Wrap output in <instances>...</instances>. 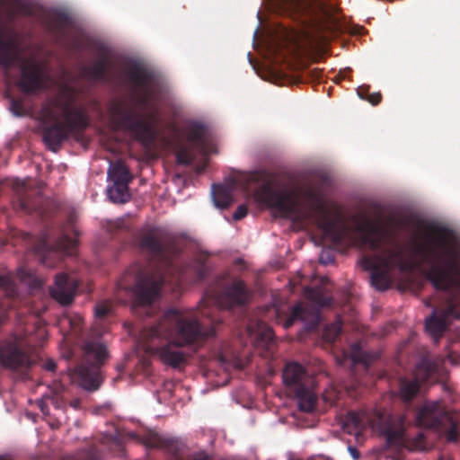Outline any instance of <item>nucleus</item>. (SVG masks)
I'll return each instance as SVG.
<instances>
[{"label":"nucleus","instance_id":"30","mask_svg":"<svg viewBox=\"0 0 460 460\" xmlns=\"http://www.w3.org/2000/svg\"><path fill=\"white\" fill-rule=\"evenodd\" d=\"M107 191L113 203H126L130 199L128 183H112Z\"/></svg>","mask_w":460,"mask_h":460},{"label":"nucleus","instance_id":"28","mask_svg":"<svg viewBox=\"0 0 460 460\" xmlns=\"http://www.w3.org/2000/svg\"><path fill=\"white\" fill-rule=\"evenodd\" d=\"M108 177L112 183H129L132 180V175L128 168L121 161L111 163L108 170Z\"/></svg>","mask_w":460,"mask_h":460},{"label":"nucleus","instance_id":"39","mask_svg":"<svg viewBox=\"0 0 460 460\" xmlns=\"http://www.w3.org/2000/svg\"><path fill=\"white\" fill-rule=\"evenodd\" d=\"M248 213V208L246 205H239L233 214V218L235 221H239L246 217Z\"/></svg>","mask_w":460,"mask_h":460},{"label":"nucleus","instance_id":"10","mask_svg":"<svg viewBox=\"0 0 460 460\" xmlns=\"http://www.w3.org/2000/svg\"><path fill=\"white\" fill-rule=\"evenodd\" d=\"M82 351V361L76 368L78 385L86 391H97L103 381L101 368L110 358L101 333H95V330H93L92 335L84 341Z\"/></svg>","mask_w":460,"mask_h":460},{"label":"nucleus","instance_id":"37","mask_svg":"<svg viewBox=\"0 0 460 460\" xmlns=\"http://www.w3.org/2000/svg\"><path fill=\"white\" fill-rule=\"evenodd\" d=\"M0 288L10 296H14L17 293L16 286L9 274L0 275Z\"/></svg>","mask_w":460,"mask_h":460},{"label":"nucleus","instance_id":"13","mask_svg":"<svg viewBox=\"0 0 460 460\" xmlns=\"http://www.w3.org/2000/svg\"><path fill=\"white\" fill-rule=\"evenodd\" d=\"M252 293L248 288L243 280L238 278H234L230 283L224 286L221 291L214 292L212 290H208L206 292V296L208 297V301L206 298L202 300V303H213L217 305V307H208L209 309H213L211 311L212 315H216L219 312L218 307L225 309H232L237 306H243L246 305L250 298Z\"/></svg>","mask_w":460,"mask_h":460},{"label":"nucleus","instance_id":"38","mask_svg":"<svg viewBox=\"0 0 460 460\" xmlns=\"http://www.w3.org/2000/svg\"><path fill=\"white\" fill-rule=\"evenodd\" d=\"M10 109L15 116H22L25 113L24 106L21 100L13 99Z\"/></svg>","mask_w":460,"mask_h":460},{"label":"nucleus","instance_id":"12","mask_svg":"<svg viewBox=\"0 0 460 460\" xmlns=\"http://www.w3.org/2000/svg\"><path fill=\"white\" fill-rule=\"evenodd\" d=\"M415 421L421 428L441 429L447 442L458 441V422L439 402H426L418 409Z\"/></svg>","mask_w":460,"mask_h":460},{"label":"nucleus","instance_id":"31","mask_svg":"<svg viewBox=\"0 0 460 460\" xmlns=\"http://www.w3.org/2000/svg\"><path fill=\"white\" fill-rule=\"evenodd\" d=\"M19 279L28 285L31 289H37L42 287L43 280L36 273L25 267L19 268L17 270Z\"/></svg>","mask_w":460,"mask_h":460},{"label":"nucleus","instance_id":"7","mask_svg":"<svg viewBox=\"0 0 460 460\" xmlns=\"http://www.w3.org/2000/svg\"><path fill=\"white\" fill-rule=\"evenodd\" d=\"M0 66L5 69L17 66L21 75L17 83L19 89L26 94H35L49 90L51 84L49 69L45 62L23 58L13 39L0 37Z\"/></svg>","mask_w":460,"mask_h":460},{"label":"nucleus","instance_id":"42","mask_svg":"<svg viewBox=\"0 0 460 460\" xmlns=\"http://www.w3.org/2000/svg\"><path fill=\"white\" fill-rule=\"evenodd\" d=\"M43 367L48 371L53 372L57 368V364L54 360L49 359L44 363Z\"/></svg>","mask_w":460,"mask_h":460},{"label":"nucleus","instance_id":"35","mask_svg":"<svg viewBox=\"0 0 460 460\" xmlns=\"http://www.w3.org/2000/svg\"><path fill=\"white\" fill-rule=\"evenodd\" d=\"M194 159L195 157L192 151L187 146H181L176 151V161L179 164L186 166L190 165Z\"/></svg>","mask_w":460,"mask_h":460},{"label":"nucleus","instance_id":"4","mask_svg":"<svg viewBox=\"0 0 460 460\" xmlns=\"http://www.w3.org/2000/svg\"><path fill=\"white\" fill-rule=\"evenodd\" d=\"M356 229L361 235L360 245L374 252L361 258V267L370 271V282L376 290H387L393 283L392 272L409 268L402 245L385 226L369 218H364Z\"/></svg>","mask_w":460,"mask_h":460},{"label":"nucleus","instance_id":"44","mask_svg":"<svg viewBox=\"0 0 460 460\" xmlns=\"http://www.w3.org/2000/svg\"><path fill=\"white\" fill-rule=\"evenodd\" d=\"M349 451L354 459L359 458L360 453L356 447H349Z\"/></svg>","mask_w":460,"mask_h":460},{"label":"nucleus","instance_id":"21","mask_svg":"<svg viewBox=\"0 0 460 460\" xmlns=\"http://www.w3.org/2000/svg\"><path fill=\"white\" fill-rule=\"evenodd\" d=\"M70 15L62 11H56L44 20L46 30L52 34L58 41L65 39L66 30L71 25Z\"/></svg>","mask_w":460,"mask_h":460},{"label":"nucleus","instance_id":"14","mask_svg":"<svg viewBox=\"0 0 460 460\" xmlns=\"http://www.w3.org/2000/svg\"><path fill=\"white\" fill-rule=\"evenodd\" d=\"M284 13L303 24L316 23L329 15L320 0H276Z\"/></svg>","mask_w":460,"mask_h":460},{"label":"nucleus","instance_id":"6","mask_svg":"<svg viewBox=\"0 0 460 460\" xmlns=\"http://www.w3.org/2000/svg\"><path fill=\"white\" fill-rule=\"evenodd\" d=\"M74 94V87L63 84L60 95L42 108L45 119L51 122L43 128V140L53 150L71 135L83 133L89 125L85 112L75 106Z\"/></svg>","mask_w":460,"mask_h":460},{"label":"nucleus","instance_id":"43","mask_svg":"<svg viewBox=\"0 0 460 460\" xmlns=\"http://www.w3.org/2000/svg\"><path fill=\"white\" fill-rule=\"evenodd\" d=\"M70 406L72 408H74L75 410H79L80 407H81V400L76 398V399H74L72 400L70 402H69Z\"/></svg>","mask_w":460,"mask_h":460},{"label":"nucleus","instance_id":"2","mask_svg":"<svg viewBox=\"0 0 460 460\" xmlns=\"http://www.w3.org/2000/svg\"><path fill=\"white\" fill-rule=\"evenodd\" d=\"M208 305L200 311L171 308L159 321L140 334L139 342L147 353L172 368H181L186 363V353L181 348L199 346L216 335L222 323L218 316L212 315Z\"/></svg>","mask_w":460,"mask_h":460},{"label":"nucleus","instance_id":"8","mask_svg":"<svg viewBox=\"0 0 460 460\" xmlns=\"http://www.w3.org/2000/svg\"><path fill=\"white\" fill-rule=\"evenodd\" d=\"M367 426L384 437L389 447H399L405 443V418L402 415H391L381 410H375L372 414L365 411H349L342 420L344 432L355 436L358 441Z\"/></svg>","mask_w":460,"mask_h":460},{"label":"nucleus","instance_id":"20","mask_svg":"<svg viewBox=\"0 0 460 460\" xmlns=\"http://www.w3.org/2000/svg\"><path fill=\"white\" fill-rule=\"evenodd\" d=\"M76 290L77 281L66 273H59L55 277L49 294L60 305H68L74 301Z\"/></svg>","mask_w":460,"mask_h":460},{"label":"nucleus","instance_id":"1","mask_svg":"<svg viewBox=\"0 0 460 460\" xmlns=\"http://www.w3.org/2000/svg\"><path fill=\"white\" fill-rule=\"evenodd\" d=\"M135 243L155 267L151 270L134 264L119 282V288L129 291L137 305H150L165 284L175 289L186 280L200 282L211 270L209 254L206 252H198L188 264L181 266L177 262L179 248L169 234L160 227L151 226L140 231Z\"/></svg>","mask_w":460,"mask_h":460},{"label":"nucleus","instance_id":"22","mask_svg":"<svg viewBox=\"0 0 460 460\" xmlns=\"http://www.w3.org/2000/svg\"><path fill=\"white\" fill-rule=\"evenodd\" d=\"M455 314L456 306L450 302L448 307L441 311L438 315L434 313L426 320L425 328L434 339L438 340L448 327V316Z\"/></svg>","mask_w":460,"mask_h":460},{"label":"nucleus","instance_id":"45","mask_svg":"<svg viewBox=\"0 0 460 460\" xmlns=\"http://www.w3.org/2000/svg\"><path fill=\"white\" fill-rule=\"evenodd\" d=\"M53 403L55 404L56 408H58V409L63 407V405H64V402L62 400H59V399H55L53 401Z\"/></svg>","mask_w":460,"mask_h":460},{"label":"nucleus","instance_id":"48","mask_svg":"<svg viewBox=\"0 0 460 460\" xmlns=\"http://www.w3.org/2000/svg\"><path fill=\"white\" fill-rule=\"evenodd\" d=\"M0 460H8V459H6L4 457H1Z\"/></svg>","mask_w":460,"mask_h":460},{"label":"nucleus","instance_id":"23","mask_svg":"<svg viewBox=\"0 0 460 460\" xmlns=\"http://www.w3.org/2000/svg\"><path fill=\"white\" fill-rule=\"evenodd\" d=\"M309 317L311 318L308 324V330H314L318 327L320 322V315L318 311L314 310L312 313L309 310L303 306L301 303L296 304L290 312V314L287 318L284 323V327L286 329L291 327L294 323L297 320L300 321H308Z\"/></svg>","mask_w":460,"mask_h":460},{"label":"nucleus","instance_id":"47","mask_svg":"<svg viewBox=\"0 0 460 460\" xmlns=\"http://www.w3.org/2000/svg\"><path fill=\"white\" fill-rule=\"evenodd\" d=\"M243 261L242 259H238L235 261V264L243 263Z\"/></svg>","mask_w":460,"mask_h":460},{"label":"nucleus","instance_id":"17","mask_svg":"<svg viewBox=\"0 0 460 460\" xmlns=\"http://www.w3.org/2000/svg\"><path fill=\"white\" fill-rule=\"evenodd\" d=\"M440 367V360L433 359L429 356L423 357L416 365L414 379H402L401 381L400 394L402 398L407 402L411 401L419 392L420 383H426L437 377Z\"/></svg>","mask_w":460,"mask_h":460},{"label":"nucleus","instance_id":"11","mask_svg":"<svg viewBox=\"0 0 460 460\" xmlns=\"http://www.w3.org/2000/svg\"><path fill=\"white\" fill-rule=\"evenodd\" d=\"M282 378L288 392L297 399L299 409L305 412L313 411L317 398L312 391L313 377L305 367L297 362L287 363Z\"/></svg>","mask_w":460,"mask_h":460},{"label":"nucleus","instance_id":"29","mask_svg":"<svg viewBox=\"0 0 460 460\" xmlns=\"http://www.w3.org/2000/svg\"><path fill=\"white\" fill-rule=\"evenodd\" d=\"M258 330L256 331L255 341L257 346L265 347L267 350H270L274 344V335L272 329L266 325L263 322H258Z\"/></svg>","mask_w":460,"mask_h":460},{"label":"nucleus","instance_id":"34","mask_svg":"<svg viewBox=\"0 0 460 460\" xmlns=\"http://www.w3.org/2000/svg\"><path fill=\"white\" fill-rule=\"evenodd\" d=\"M349 356L354 363H362L367 366L370 363L367 353H366L358 343H354L350 346Z\"/></svg>","mask_w":460,"mask_h":460},{"label":"nucleus","instance_id":"36","mask_svg":"<svg viewBox=\"0 0 460 460\" xmlns=\"http://www.w3.org/2000/svg\"><path fill=\"white\" fill-rule=\"evenodd\" d=\"M341 332V323L337 322L327 325L323 332V339L328 342H334Z\"/></svg>","mask_w":460,"mask_h":460},{"label":"nucleus","instance_id":"32","mask_svg":"<svg viewBox=\"0 0 460 460\" xmlns=\"http://www.w3.org/2000/svg\"><path fill=\"white\" fill-rule=\"evenodd\" d=\"M61 324L68 325L70 332L75 336H79L82 333L84 319L78 314H70L62 318Z\"/></svg>","mask_w":460,"mask_h":460},{"label":"nucleus","instance_id":"19","mask_svg":"<svg viewBox=\"0 0 460 460\" xmlns=\"http://www.w3.org/2000/svg\"><path fill=\"white\" fill-rule=\"evenodd\" d=\"M146 444L149 447L164 450L172 456L171 460H214L203 451L191 454L184 459L181 458V444L177 439L166 438L158 433L148 435L146 439Z\"/></svg>","mask_w":460,"mask_h":460},{"label":"nucleus","instance_id":"41","mask_svg":"<svg viewBox=\"0 0 460 460\" xmlns=\"http://www.w3.org/2000/svg\"><path fill=\"white\" fill-rule=\"evenodd\" d=\"M382 101V94L380 93H372L369 94L367 102L372 105H377Z\"/></svg>","mask_w":460,"mask_h":460},{"label":"nucleus","instance_id":"18","mask_svg":"<svg viewBox=\"0 0 460 460\" xmlns=\"http://www.w3.org/2000/svg\"><path fill=\"white\" fill-rule=\"evenodd\" d=\"M127 75L134 91L141 92L136 97L137 106L146 108L154 94V90L151 87L154 75L141 64L134 62L128 65Z\"/></svg>","mask_w":460,"mask_h":460},{"label":"nucleus","instance_id":"3","mask_svg":"<svg viewBox=\"0 0 460 460\" xmlns=\"http://www.w3.org/2000/svg\"><path fill=\"white\" fill-rule=\"evenodd\" d=\"M256 181H261L254 190L256 200L276 209L282 217L314 218L317 227L336 243H341L348 234L347 226H339L332 217L319 188L306 186L300 190L308 206V211L302 213L296 192L280 189L279 181L274 174L259 173Z\"/></svg>","mask_w":460,"mask_h":460},{"label":"nucleus","instance_id":"40","mask_svg":"<svg viewBox=\"0 0 460 460\" xmlns=\"http://www.w3.org/2000/svg\"><path fill=\"white\" fill-rule=\"evenodd\" d=\"M369 88L370 87L368 85L359 86L357 90L358 97L362 100L367 101L370 94Z\"/></svg>","mask_w":460,"mask_h":460},{"label":"nucleus","instance_id":"9","mask_svg":"<svg viewBox=\"0 0 460 460\" xmlns=\"http://www.w3.org/2000/svg\"><path fill=\"white\" fill-rule=\"evenodd\" d=\"M109 112L117 128L130 132L134 138L144 146L150 145L155 139V126L159 122L157 110L150 111L145 118L135 105L119 101L112 103Z\"/></svg>","mask_w":460,"mask_h":460},{"label":"nucleus","instance_id":"33","mask_svg":"<svg viewBox=\"0 0 460 460\" xmlns=\"http://www.w3.org/2000/svg\"><path fill=\"white\" fill-rule=\"evenodd\" d=\"M113 306L109 301L98 303L94 308V314L97 322H102L112 314Z\"/></svg>","mask_w":460,"mask_h":460},{"label":"nucleus","instance_id":"16","mask_svg":"<svg viewBox=\"0 0 460 460\" xmlns=\"http://www.w3.org/2000/svg\"><path fill=\"white\" fill-rule=\"evenodd\" d=\"M74 236H70L66 233H62L59 238L50 245L47 237H42L39 243L36 245V253L40 256V262L49 268H53L57 265L58 260L61 255H72L77 245L78 233L73 230Z\"/></svg>","mask_w":460,"mask_h":460},{"label":"nucleus","instance_id":"25","mask_svg":"<svg viewBox=\"0 0 460 460\" xmlns=\"http://www.w3.org/2000/svg\"><path fill=\"white\" fill-rule=\"evenodd\" d=\"M235 181L233 180L228 184H214L212 187V197L217 207L227 208L234 201L233 191L234 190Z\"/></svg>","mask_w":460,"mask_h":460},{"label":"nucleus","instance_id":"5","mask_svg":"<svg viewBox=\"0 0 460 460\" xmlns=\"http://www.w3.org/2000/svg\"><path fill=\"white\" fill-rule=\"evenodd\" d=\"M425 242L415 243V253L430 265L427 279L439 291L460 288V248L456 244L453 229L437 223L424 226Z\"/></svg>","mask_w":460,"mask_h":460},{"label":"nucleus","instance_id":"24","mask_svg":"<svg viewBox=\"0 0 460 460\" xmlns=\"http://www.w3.org/2000/svg\"><path fill=\"white\" fill-rule=\"evenodd\" d=\"M98 52L100 58L93 66L86 67L84 71L89 77L94 80L107 81L110 79L109 51L105 46L100 45L98 46Z\"/></svg>","mask_w":460,"mask_h":460},{"label":"nucleus","instance_id":"26","mask_svg":"<svg viewBox=\"0 0 460 460\" xmlns=\"http://www.w3.org/2000/svg\"><path fill=\"white\" fill-rule=\"evenodd\" d=\"M16 206L24 213H31L38 208L37 198L27 190L23 182L16 186Z\"/></svg>","mask_w":460,"mask_h":460},{"label":"nucleus","instance_id":"46","mask_svg":"<svg viewBox=\"0 0 460 460\" xmlns=\"http://www.w3.org/2000/svg\"><path fill=\"white\" fill-rule=\"evenodd\" d=\"M323 399H324L326 402H330V404H333V403H335V401H336V398H331V397L329 398V397H327L326 395H323Z\"/></svg>","mask_w":460,"mask_h":460},{"label":"nucleus","instance_id":"15","mask_svg":"<svg viewBox=\"0 0 460 460\" xmlns=\"http://www.w3.org/2000/svg\"><path fill=\"white\" fill-rule=\"evenodd\" d=\"M30 341L23 334H13L0 345V364L10 369L31 365Z\"/></svg>","mask_w":460,"mask_h":460},{"label":"nucleus","instance_id":"27","mask_svg":"<svg viewBox=\"0 0 460 460\" xmlns=\"http://www.w3.org/2000/svg\"><path fill=\"white\" fill-rule=\"evenodd\" d=\"M188 140L199 147H204L206 145L207 127L199 121L190 122L187 128Z\"/></svg>","mask_w":460,"mask_h":460}]
</instances>
